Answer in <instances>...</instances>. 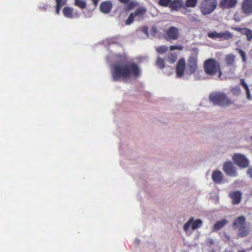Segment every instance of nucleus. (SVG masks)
Instances as JSON below:
<instances>
[{
	"label": "nucleus",
	"mask_w": 252,
	"mask_h": 252,
	"mask_svg": "<svg viewBox=\"0 0 252 252\" xmlns=\"http://www.w3.org/2000/svg\"><path fill=\"white\" fill-rule=\"evenodd\" d=\"M237 0H220L219 6L223 9H230L237 4Z\"/></svg>",
	"instance_id": "4468645a"
},
{
	"label": "nucleus",
	"mask_w": 252,
	"mask_h": 252,
	"mask_svg": "<svg viewBox=\"0 0 252 252\" xmlns=\"http://www.w3.org/2000/svg\"><path fill=\"white\" fill-rule=\"evenodd\" d=\"M224 61L225 63L227 64V65L229 66H236V64L235 63V56L232 54L226 55L224 58Z\"/></svg>",
	"instance_id": "a211bd4d"
},
{
	"label": "nucleus",
	"mask_w": 252,
	"mask_h": 252,
	"mask_svg": "<svg viewBox=\"0 0 252 252\" xmlns=\"http://www.w3.org/2000/svg\"><path fill=\"white\" fill-rule=\"evenodd\" d=\"M197 17L198 15L196 14L193 13V14H189L187 17L189 21L191 22H195L198 21Z\"/></svg>",
	"instance_id": "7c9ffc66"
},
{
	"label": "nucleus",
	"mask_w": 252,
	"mask_h": 252,
	"mask_svg": "<svg viewBox=\"0 0 252 252\" xmlns=\"http://www.w3.org/2000/svg\"><path fill=\"white\" fill-rule=\"evenodd\" d=\"M177 60V55L176 54L171 53L170 54L167 59V61L171 63H173L175 62Z\"/></svg>",
	"instance_id": "c85d7f7f"
},
{
	"label": "nucleus",
	"mask_w": 252,
	"mask_h": 252,
	"mask_svg": "<svg viewBox=\"0 0 252 252\" xmlns=\"http://www.w3.org/2000/svg\"><path fill=\"white\" fill-rule=\"evenodd\" d=\"M112 80L118 81L129 78L131 76L137 77L140 75L138 65L132 62L114 64L111 69Z\"/></svg>",
	"instance_id": "f257e3e1"
},
{
	"label": "nucleus",
	"mask_w": 252,
	"mask_h": 252,
	"mask_svg": "<svg viewBox=\"0 0 252 252\" xmlns=\"http://www.w3.org/2000/svg\"><path fill=\"white\" fill-rule=\"evenodd\" d=\"M241 8L245 14L249 15L252 13V0H244L242 3Z\"/></svg>",
	"instance_id": "ddd939ff"
},
{
	"label": "nucleus",
	"mask_w": 252,
	"mask_h": 252,
	"mask_svg": "<svg viewBox=\"0 0 252 252\" xmlns=\"http://www.w3.org/2000/svg\"><path fill=\"white\" fill-rule=\"evenodd\" d=\"M92 0L93 1L94 3V5L95 6H96L98 4L99 0Z\"/></svg>",
	"instance_id": "79ce46f5"
},
{
	"label": "nucleus",
	"mask_w": 252,
	"mask_h": 252,
	"mask_svg": "<svg viewBox=\"0 0 252 252\" xmlns=\"http://www.w3.org/2000/svg\"><path fill=\"white\" fill-rule=\"evenodd\" d=\"M247 174L250 178H252V167H250L248 169L247 171Z\"/></svg>",
	"instance_id": "ea45409f"
},
{
	"label": "nucleus",
	"mask_w": 252,
	"mask_h": 252,
	"mask_svg": "<svg viewBox=\"0 0 252 252\" xmlns=\"http://www.w3.org/2000/svg\"><path fill=\"white\" fill-rule=\"evenodd\" d=\"M168 50V47L166 45H161L156 48V51L159 54H164Z\"/></svg>",
	"instance_id": "cd10ccee"
},
{
	"label": "nucleus",
	"mask_w": 252,
	"mask_h": 252,
	"mask_svg": "<svg viewBox=\"0 0 252 252\" xmlns=\"http://www.w3.org/2000/svg\"><path fill=\"white\" fill-rule=\"evenodd\" d=\"M198 49L197 48L192 49L191 53L188 58L187 63V68L186 73L188 75L194 73L197 69V58Z\"/></svg>",
	"instance_id": "39448f33"
},
{
	"label": "nucleus",
	"mask_w": 252,
	"mask_h": 252,
	"mask_svg": "<svg viewBox=\"0 0 252 252\" xmlns=\"http://www.w3.org/2000/svg\"><path fill=\"white\" fill-rule=\"evenodd\" d=\"M223 170L225 173L231 177H235L237 175V171L233 163L230 161H226L223 164Z\"/></svg>",
	"instance_id": "9b49d317"
},
{
	"label": "nucleus",
	"mask_w": 252,
	"mask_h": 252,
	"mask_svg": "<svg viewBox=\"0 0 252 252\" xmlns=\"http://www.w3.org/2000/svg\"><path fill=\"white\" fill-rule=\"evenodd\" d=\"M184 47L182 45H171L170 46V50H182Z\"/></svg>",
	"instance_id": "e433bc0d"
},
{
	"label": "nucleus",
	"mask_w": 252,
	"mask_h": 252,
	"mask_svg": "<svg viewBox=\"0 0 252 252\" xmlns=\"http://www.w3.org/2000/svg\"><path fill=\"white\" fill-rule=\"evenodd\" d=\"M180 0H159L158 4L162 7H168L171 12L178 11Z\"/></svg>",
	"instance_id": "6e6552de"
},
{
	"label": "nucleus",
	"mask_w": 252,
	"mask_h": 252,
	"mask_svg": "<svg viewBox=\"0 0 252 252\" xmlns=\"http://www.w3.org/2000/svg\"><path fill=\"white\" fill-rule=\"evenodd\" d=\"M180 1L179 3L181 6H179L178 7V11H181V9H185V11H182V13L187 15V12H189L190 11V9H188V7H195L197 3L198 0H186V2L185 3L183 0H180Z\"/></svg>",
	"instance_id": "9d476101"
},
{
	"label": "nucleus",
	"mask_w": 252,
	"mask_h": 252,
	"mask_svg": "<svg viewBox=\"0 0 252 252\" xmlns=\"http://www.w3.org/2000/svg\"><path fill=\"white\" fill-rule=\"evenodd\" d=\"M244 252V251H241V252Z\"/></svg>",
	"instance_id": "37998d69"
},
{
	"label": "nucleus",
	"mask_w": 252,
	"mask_h": 252,
	"mask_svg": "<svg viewBox=\"0 0 252 252\" xmlns=\"http://www.w3.org/2000/svg\"><path fill=\"white\" fill-rule=\"evenodd\" d=\"M251 139L252 140V136L251 137Z\"/></svg>",
	"instance_id": "c03bdc74"
},
{
	"label": "nucleus",
	"mask_w": 252,
	"mask_h": 252,
	"mask_svg": "<svg viewBox=\"0 0 252 252\" xmlns=\"http://www.w3.org/2000/svg\"><path fill=\"white\" fill-rule=\"evenodd\" d=\"M202 224V221L200 219L193 220L192 222L191 228L193 230L200 228Z\"/></svg>",
	"instance_id": "b1692460"
},
{
	"label": "nucleus",
	"mask_w": 252,
	"mask_h": 252,
	"mask_svg": "<svg viewBox=\"0 0 252 252\" xmlns=\"http://www.w3.org/2000/svg\"><path fill=\"white\" fill-rule=\"evenodd\" d=\"M240 84L244 88L246 92L247 98L250 100L252 99V97L250 94V90L249 88L248 85L247 84L244 79H241L240 80Z\"/></svg>",
	"instance_id": "4be33fe9"
},
{
	"label": "nucleus",
	"mask_w": 252,
	"mask_h": 252,
	"mask_svg": "<svg viewBox=\"0 0 252 252\" xmlns=\"http://www.w3.org/2000/svg\"><path fill=\"white\" fill-rule=\"evenodd\" d=\"M217 4V0H203L199 6L200 12L203 15H209L215 10Z\"/></svg>",
	"instance_id": "423d86ee"
},
{
	"label": "nucleus",
	"mask_w": 252,
	"mask_h": 252,
	"mask_svg": "<svg viewBox=\"0 0 252 252\" xmlns=\"http://www.w3.org/2000/svg\"><path fill=\"white\" fill-rule=\"evenodd\" d=\"M203 67L205 73L208 75L214 76L218 73L219 77H220L222 75L220 63L215 59L210 58L206 60L204 62Z\"/></svg>",
	"instance_id": "7ed1b4c3"
},
{
	"label": "nucleus",
	"mask_w": 252,
	"mask_h": 252,
	"mask_svg": "<svg viewBox=\"0 0 252 252\" xmlns=\"http://www.w3.org/2000/svg\"><path fill=\"white\" fill-rule=\"evenodd\" d=\"M134 17L133 14L131 13L126 21V24L127 25H130L133 22Z\"/></svg>",
	"instance_id": "72a5a7b5"
},
{
	"label": "nucleus",
	"mask_w": 252,
	"mask_h": 252,
	"mask_svg": "<svg viewBox=\"0 0 252 252\" xmlns=\"http://www.w3.org/2000/svg\"><path fill=\"white\" fill-rule=\"evenodd\" d=\"M212 178L215 183L220 184L223 180V173L219 170H215L212 174Z\"/></svg>",
	"instance_id": "dca6fc26"
},
{
	"label": "nucleus",
	"mask_w": 252,
	"mask_h": 252,
	"mask_svg": "<svg viewBox=\"0 0 252 252\" xmlns=\"http://www.w3.org/2000/svg\"><path fill=\"white\" fill-rule=\"evenodd\" d=\"M57 3V6H59L60 8H62L65 4V1L63 0H55Z\"/></svg>",
	"instance_id": "58836bf2"
},
{
	"label": "nucleus",
	"mask_w": 252,
	"mask_h": 252,
	"mask_svg": "<svg viewBox=\"0 0 252 252\" xmlns=\"http://www.w3.org/2000/svg\"><path fill=\"white\" fill-rule=\"evenodd\" d=\"M231 92L233 94L237 95L240 93L241 90L238 87L232 89L231 90Z\"/></svg>",
	"instance_id": "4c0bfd02"
},
{
	"label": "nucleus",
	"mask_w": 252,
	"mask_h": 252,
	"mask_svg": "<svg viewBox=\"0 0 252 252\" xmlns=\"http://www.w3.org/2000/svg\"><path fill=\"white\" fill-rule=\"evenodd\" d=\"M179 30L178 28L171 26L167 30H165L163 33V37L167 41L175 40L179 37Z\"/></svg>",
	"instance_id": "0eeeda50"
},
{
	"label": "nucleus",
	"mask_w": 252,
	"mask_h": 252,
	"mask_svg": "<svg viewBox=\"0 0 252 252\" xmlns=\"http://www.w3.org/2000/svg\"><path fill=\"white\" fill-rule=\"evenodd\" d=\"M164 61L163 59L160 58H158L157 61V65L160 69H162L164 67Z\"/></svg>",
	"instance_id": "473e14b6"
},
{
	"label": "nucleus",
	"mask_w": 252,
	"mask_h": 252,
	"mask_svg": "<svg viewBox=\"0 0 252 252\" xmlns=\"http://www.w3.org/2000/svg\"><path fill=\"white\" fill-rule=\"evenodd\" d=\"M146 12L147 9L145 7L140 6L137 8L132 13L133 14L135 17H138L139 18L142 19L143 18V17L146 14Z\"/></svg>",
	"instance_id": "6ab92c4d"
},
{
	"label": "nucleus",
	"mask_w": 252,
	"mask_h": 252,
	"mask_svg": "<svg viewBox=\"0 0 252 252\" xmlns=\"http://www.w3.org/2000/svg\"><path fill=\"white\" fill-rule=\"evenodd\" d=\"M232 226L237 230L238 237H246L250 232V228L247 225L246 219L244 216L236 218L233 221Z\"/></svg>",
	"instance_id": "f03ea898"
},
{
	"label": "nucleus",
	"mask_w": 252,
	"mask_h": 252,
	"mask_svg": "<svg viewBox=\"0 0 252 252\" xmlns=\"http://www.w3.org/2000/svg\"><path fill=\"white\" fill-rule=\"evenodd\" d=\"M231 29L235 31L239 32L242 34L244 35V33L247 32V31L249 29L248 28H239L236 27H232Z\"/></svg>",
	"instance_id": "c756f323"
},
{
	"label": "nucleus",
	"mask_w": 252,
	"mask_h": 252,
	"mask_svg": "<svg viewBox=\"0 0 252 252\" xmlns=\"http://www.w3.org/2000/svg\"><path fill=\"white\" fill-rule=\"evenodd\" d=\"M235 50L240 55V56L242 58V62L244 63L246 62L247 61V59H246V55L245 53L242 49H239V48H236Z\"/></svg>",
	"instance_id": "2f4dec72"
},
{
	"label": "nucleus",
	"mask_w": 252,
	"mask_h": 252,
	"mask_svg": "<svg viewBox=\"0 0 252 252\" xmlns=\"http://www.w3.org/2000/svg\"><path fill=\"white\" fill-rule=\"evenodd\" d=\"M100 10L104 13H109L112 8V3L110 1L102 2L100 4Z\"/></svg>",
	"instance_id": "f3484780"
},
{
	"label": "nucleus",
	"mask_w": 252,
	"mask_h": 252,
	"mask_svg": "<svg viewBox=\"0 0 252 252\" xmlns=\"http://www.w3.org/2000/svg\"><path fill=\"white\" fill-rule=\"evenodd\" d=\"M244 35H246L248 41H251L252 39V30L249 29Z\"/></svg>",
	"instance_id": "c9c22d12"
},
{
	"label": "nucleus",
	"mask_w": 252,
	"mask_h": 252,
	"mask_svg": "<svg viewBox=\"0 0 252 252\" xmlns=\"http://www.w3.org/2000/svg\"><path fill=\"white\" fill-rule=\"evenodd\" d=\"M233 37V34L228 31L220 32V39L223 40H229Z\"/></svg>",
	"instance_id": "5701e85b"
},
{
	"label": "nucleus",
	"mask_w": 252,
	"mask_h": 252,
	"mask_svg": "<svg viewBox=\"0 0 252 252\" xmlns=\"http://www.w3.org/2000/svg\"><path fill=\"white\" fill-rule=\"evenodd\" d=\"M228 223V220L226 219H222L217 221L213 226V230L217 231L224 227Z\"/></svg>",
	"instance_id": "aec40b11"
},
{
	"label": "nucleus",
	"mask_w": 252,
	"mask_h": 252,
	"mask_svg": "<svg viewBox=\"0 0 252 252\" xmlns=\"http://www.w3.org/2000/svg\"><path fill=\"white\" fill-rule=\"evenodd\" d=\"M193 221V218H191L186 223L184 224L183 228L185 231H187L189 227V226L192 224Z\"/></svg>",
	"instance_id": "f704fd0d"
},
{
	"label": "nucleus",
	"mask_w": 252,
	"mask_h": 252,
	"mask_svg": "<svg viewBox=\"0 0 252 252\" xmlns=\"http://www.w3.org/2000/svg\"><path fill=\"white\" fill-rule=\"evenodd\" d=\"M229 197L232 199V204H239L242 199V193L240 191L237 190L230 193Z\"/></svg>",
	"instance_id": "2eb2a0df"
},
{
	"label": "nucleus",
	"mask_w": 252,
	"mask_h": 252,
	"mask_svg": "<svg viewBox=\"0 0 252 252\" xmlns=\"http://www.w3.org/2000/svg\"><path fill=\"white\" fill-rule=\"evenodd\" d=\"M126 4V9L127 10H130L133 8L134 7L138 6L139 5V3L135 0H129V2Z\"/></svg>",
	"instance_id": "bb28decb"
},
{
	"label": "nucleus",
	"mask_w": 252,
	"mask_h": 252,
	"mask_svg": "<svg viewBox=\"0 0 252 252\" xmlns=\"http://www.w3.org/2000/svg\"><path fill=\"white\" fill-rule=\"evenodd\" d=\"M186 67V62L184 58H181L177 62L176 67V74L178 77H181L183 76Z\"/></svg>",
	"instance_id": "f8f14e48"
},
{
	"label": "nucleus",
	"mask_w": 252,
	"mask_h": 252,
	"mask_svg": "<svg viewBox=\"0 0 252 252\" xmlns=\"http://www.w3.org/2000/svg\"><path fill=\"white\" fill-rule=\"evenodd\" d=\"M73 8L69 6H65L63 9L64 16L68 18H72L73 17Z\"/></svg>",
	"instance_id": "412c9836"
},
{
	"label": "nucleus",
	"mask_w": 252,
	"mask_h": 252,
	"mask_svg": "<svg viewBox=\"0 0 252 252\" xmlns=\"http://www.w3.org/2000/svg\"><path fill=\"white\" fill-rule=\"evenodd\" d=\"M61 8H60L59 6H56V13L58 15L60 14V10Z\"/></svg>",
	"instance_id": "a19ab883"
},
{
	"label": "nucleus",
	"mask_w": 252,
	"mask_h": 252,
	"mask_svg": "<svg viewBox=\"0 0 252 252\" xmlns=\"http://www.w3.org/2000/svg\"><path fill=\"white\" fill-rule=\"evenodd\" d=\"M207 36L209 38L215 39L217 38H220V32H217L215 31L213 32H209L207 34Z\"/></svg>",
	"instance_id": "a878e982"
},
{
	"label": "nucleus",
	"mask_w": 252,
	"mask_h": 252,
	"mask_svg": "<svg viewBox=\"0 0 252 252\" xmlns=\"http://www.w3.org/2000/svg\"><path fill=\"white\" fill-rule=\"evenodd\" d=\"M74 4L81 9H84L87 6L86 1L81 0H75Z\"/></svg>",
	"instance_id": "393cba45"
},
{
	"label": "nucleus",
	"mask_w": 252,
	"mask_h": 252,
	"mask_svg": "<svg viewBox=\"0 0 252 252\" xmlns=\"http://www.w3.org/2000/svg\"><path fill=\"white\" fill-rule=\"evenodd\" d=\"M209 99L214 104L223 107L228 106L233 102L224 93L220 92L211 93Z\"/></svg>",
	"instance_id": "20e7f679"
},
{
	"label": "nucleus",
	"mask_w": 252,
	"mask_h": 252,
	"mask_svg": "<svg viewBox=\"0 0 252 252\" xmlns=\"http://www.w3.org/2000/svg\"><path fill=\"white\" fill-rule=\"evenodd\" d=\"M232 159L236 165L242 168L247 167L249 164V161L246 157L240 154H234Z\"/></svg>",
	"instance_id": "1a4fd4ad"
}]
</instances>
